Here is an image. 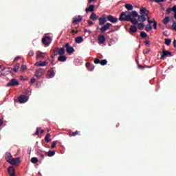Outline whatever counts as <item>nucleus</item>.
Segmentation results:
<instances>
[{"label": "nucleus", "instance_id": "obj_1", "mask_svg": "<svg viewBox=\"0 0 176 176\" xmlns=\"http://www.w3.org/2000/svg\"><path fill=\"white\" fill-rule=\"evenodd\" d=\"M131 17V15H130V12L125 11V12H122L120 14L119 20L120 21H129Z\"/></svg>", "mask_w": 176, "mask_h": 176}, {"label": "nucleus", "instance_id": "obj_2", "mask_svg": "<svg viewBox=\"0 0 176 176\" xmlns=\"http://www.w3.org/2000/svg\"><path fill=\"white\" fill-rule=\"evenodd\" d=\"M19 68H20V63H16L14 66L13 69L12 67L3 68L2 69V72H3V71L6 70L7 72H12V71H13L14 72H15V74H16V72H19Z\"/></svg>", "mask_w": 176, "mask_h": 176}, {"label": "nucleus", "instance_id": "obj_3", "mask_svg": "<svg viewBox=\"0 0 176 176\" xmlns=\"http://www.w3.org/2000/svg\"><path fill=\"white\" fill-rule=\"evenodd\" d=\"M19 85H20V82H19V80H17V79L15 78H12L10 80V81L9 82L7 83L6 87H14L16 86H19Z\"/></svg>", "mask_w": 176, "mask_h": 176}, {"label": "nucleus", "instance_id": "obj_4", "mask_svg": "<svg viewBox=\"0 0 176 176\" xmlns=\"http://www.w3.org/2000/svg\"><path fill=\"white\" fill-rule=\"evenodd\" d=\"M111 27H112V23H107L105 25H103L101 28H100V32L102 34H104V32H106L107 31H108V30H109V28H111Z\"/></svg>", "mask_w": 176, "mask_h": 176}, {"label": "nucleus", "instance_id": "obj_5", "mask_svg": "<svg viewBox=\"0 0 176 176\" xmlns=\"http://www.w3.org/2000/svg\"><path fill=\"white\" fill-rule=\"evenodd\" d=\"M64 47L66 49V52L68 54H72L75 52V49H74V47L69 46V43H67Z\"/></svg>", "mask_w": 176, "mask_h": 176}, {"label": "nucleus", "instance_id": "obj_6", "mask_svg": "<svg viewBox=\"0 0 176 176\" xmlns=\"http://www.w3.org/2000/svg\"><path fill=\"white\" fill-rule=\"evenodd\" d=\"M42 43L45 46H49V45H50V43H52V37L47 36L43 37L42 38Z\"/></svg>", "mask_w": 176, "mask_h": 176}, {"label": "nucleus", "instance_id": "obj_7", "mask_svg": "<svg viewBox=\"0 0 176 176\" xmlns=\"http://www.w3.org/2000/svg\"><path fill=\"white\" fill-rule=\"evenodd\" d=\"M99 25H104L107 23V14H103L98 19Z\"/></svg>", "mask_w": 176, "mask_h": 176}, {"label": "nucleus", "instance_id": "obj_8", "mask_svg": "<svg viewBox=\"0 0 176 176\" xmlns=\"http://www.w3.org/2000/svg\"><path fill=\"white\" fill-rule=\"evenodd\" d=\"M8 163H10L12 166H17L20 163V157L11 158Z\"/></svg>", "mask_w": 176, "mask_h": 176}, {"label": "nucleus", "instance_id": "obj_9", "mask_svg": "<svg viewBox=\"0 0 176 176\" xmlns=\"http://www.w3.org/2000/svg\"><path fill=\"white\" fill-rule=\"evenodd\" d=\"M173 56V54H171L170 52H168L166 50H162V54L161 55V60L164 58V57H167V56H169V57H171Z\"/></svg>", "mask_w": 176, "mask_h": 176}, {"label": "nucleus", "instance_id": "obj_10", "mask_svg": "<svg viewBox=\"0 0 176 176\" xmlns=\"http://www.w3.org/2000/svg\"><path fill=\"white\" fill-rule=\"evenodd\" d=\"M107 16V21H110V23H113V24H116V23H118V18L112 15H108Z\"/></svg>", "mask_w": 176, "mask_h": 176}, {"label": "nucleus", "instance_id": "obj_11", "mask_svg": "<svg viewBox=\"0 0 176 176\" xmlns=\"http://www.w3.org/2000/svg\"><path fill=\"white\" fill-rule=\"evenodd\" d=\"M98 45H104V43H105V41H107V38H105V36L101 34L98 36Z\"/></svg>", "mask_w": 176, "mask_h": 176}, {"label": "nucleus", "instance_id": "obj_12", "mask_svg": "<svg viewBox=\"0 0 176 176\" xmlns=\"http://www.w3.org/2000/svg\"><path fill=\"white\" fill-rule=\"evenodd\" d=\"M45 71L42 68H39L38 69L36 70L34 76L36 78H41L42 75H43Z\"/></svg>", "mask_w": 176, "mask_h": 176}, {"label": "nucleus", "instance_id": "obj_13", "mask_svg": "<svg viewBox=\"0 0 176 176\" xmlns=\"http://www.w3.org/2000/svg\"><path fill=\"white\" fill-rule=\"evenodd\" d=\"M19 101L21 104H24L28 101V97L25 95H22L19 98Z\"/></svg>", "mask_w": 176, "mask_h": 176}, {"label": "nucleus", "instance_id": "obj_14", "mask_svg": "<svg viewBox=\"0 0 176 176\" xmlns=\"http://www.w3.org/2000/svg\"><path fill=\"white\" fill-rule=\"evenodd\" d=\"M47 64H49V63L46 60L45 61L40 60L39 62H36L34 64V65H36V67H46L47 66Z\"/></svg>", "mask_w": 176, "mask_h": 176}, {"label": "nucleus", "instance_id": "obj_15", "mask_svg": "<svg viewBox=\"0 0 176 176\" xmlns=\"http://www.w3.org/2000/svg\"><path fill=\"white\" fill-rule=\"evenodd\" d=\"M140 14H142V16H148V15L149 14V10H146L145 8H142L140 10Z\"/></svg>", "mask_w": 176, "mask_h": 176}, {"label": "nucleus", "instance_id": "obj_16", "mask_svg": "<svg viewBox=\"0 0 176 176\" xmlns=\"http://www.w3.org/2000/svg\"><path fill=\"white\" fill-rule=\"evenodd\" d=\"M45 153H46V152H45L41 149H38L36 151L37 156H39V157H41L42 160L45 159Z\"/></svg>", "mask_w": 176, "mask_h": 176}, {"label": "nucleus", "instance_id": "obj_17", "mask_svg": "<svg viewBox=\"0 0 176 176\" xmlns=\"http://www.w3.org/2000/svg\"><path fill=\"white\" fill-rule=\"evenodd\" d=\"M82 19H83V16H82L80 15H78V19L74 18V20L72 21V23L74 24H79V23L82 21Z\"/></svg>", "mask_w": 176, "mask_h": 176}, {"label": "nucleus", "instance_id": "obj_18", "mask_svg": "<svg viewBox=\"0 0 176 176\" xmlns=\"http://www.w3.org/2000/svg\"><path fill=\"white\" fill-rule=\"evenodd\" d=\"M8 173L10 176H16V171L14 170V167L10 166L8 168Z\"/></svg>", "mask_w": 176, "mask_h": 176}, {"label": "nucleus", "instance_id": "obj_19", "mask_svg": "<svg viewBox=\"0 0 176 176\" xmlns=\"http://www.w3.org/2000/svg\"><path fill=\"white\" fill-rule=\"evenodd\" d=\"M138 21H140V23L146 21V16L140 14V15H138Z\"/></svg>", "mask_w": 176, "mask_h": 176}, {"label": "nucleus", "instance_id": "obj_20", "mask_svg": "<svg viewBox=\"0 0 176 176\" xmlns=\"http://www.w3.org/2000/svg\"><path fill=\"white\" fill-rule=\"evenodd\" d=\"M89 19L93 20V21H96V20H98L99 17L97 16V14H96V13L92 12L89 16Z\"/></svg>", "mask_w": 176, "mask_h": 176}, {"label": "nucleus", "instance_id": "obj_21", "mask_svg": "<svg viewBox=\"0 0 176 176\" xmlns=\"http://www.w3.org/2000/svg\"><path fill=\"white\" fill-rule=\"evenodd\" d=\"M96 8V6L94 5H90L89 8H87L85 9L86 13H89V12H94V8Z\"/></svg>", "mask_w": 176, "mask_h": 176}, {"label": "nucleus", "instance_id": "obj_22", "mask_svg": "<svg viewBox=\"0 0 176 176\" xmlns=\"http://www.w3.org/2000/svg\"><path fill=\"white\" fill-rule=\"evenodd\" d=\"M47 75L50 78H54V75H56V74L54 73V70H53V68H51L48 71Z\"/></svg>", "mask_w": 176, "mask_h": 176}, {"label": "nucleus", "instance_id": "obj_23", "mask_svg": "<svg viewBox=\"0 0 176 176\" xmlns=\"http://www.w3.org/2000/svg\"><path fill=\"white\" fill-rule=\"evenodd\" d=\"M44 54L45 53L41 51H37L36 58H45V56H43Z\"/></svg>", "mask_w": 176, "mask_h": 176}, {"label": "nucleus", "instance_id": "obj_24", "mask_svg": "<svg viewBox=\"0 0 176 176\" xmlns=\"http://www.w3.org/2000/svg\"><path fill=\"white\" fill-rule=\"evenodd\" d=\"M5 157H6V160L7 162H10V160H12V159L13 158V157L12 156V154H10V153H6V155H5Z\"/></svg>", "mask_w": 176, "mask_h": 176}, {"label": "nucleus", "instance_id": "obj_25", "mask_svg": "<svg viewBox=\"0 0 176 176\" xmlns=\"http://www.w3.org/2000/svg\"><path fill=\"white\" fill-rule=\"evenodd\" d=\"M58 60L60 61L61 63H64V62L67 61V56H65L64 55H60L58 57Z\"/></svg>", "mask_w": 176, "mask_h": 176}, {"label": "nucleus", "instance_id": "obj_26", "mask_svg": "<svg viewBox=\"0 0 176 176\" xmlns=\"http://www.w3.org/2000/svg\"><path fill=\"white\" fill-rule=\"evenodd\" d=\"M56 155V151H49L48 152H45V155L48 156L49 157H52V156H54Z\"/></svg>", "mask_w": 176, "mask_h": 176}, {"label": "nucleus", "instance_id": "obj_27", "mask_svg": "<svg viewBox=\"0 0 176 176\" xmlns=\"http://www.w3.org/2000/svg\"><path fill=\"white\" fill-rule=\"evenodd\" d=\"M58 53L60 56H64L65 54V49H64V47L58 48Z\"/></svg>", "mask_w": 176, "mask_h": 176}, {"label": "nucleus", "instance_id": "obj_28", "mask_svg": "<svg viewBox=\"0 0 176 176\" xmlns=\"http://www.w3.org/2000/svg\"><path fill=\"white\" fill-rule=\"evenodd\" d=\"M50 137H52V135H50V133H47L45 137V142H47V144H49V142H50L52 141V139H50Z\"/></svg>", "mask_w": 176, "mask_h": 176}, {"label": "nucleus", "instance_id": "obj_29", "mask_svg": "<svg viewBox=\"0 0 176 176\" xmlns=\"http://www.w3.org/2000/svg\"><path fill=\"white\" fill-rule=\"evenodd\" d=\"M76 43H82L83 42V37L82 36H78L75 38Z\"/></svg>", "mask_w": 176, "mask_h": 176}, {"label": "nucleus", "instance_id": "obj_30", "mask_svg": "<svg viewBox=\"0 0 176 176\" xmlns=\"http://www.w3.org/2000/svg\"><path fill=\"white\" fill-rule=\"evenodd\" d=\"M129 21H131V23H132L133 24V25H137V24H138V20H137V19L134 18H129Z\"/></svg>", "mask_w": 176, "mask_h": 176}, {"label": "nucleus", "instance_id": "obj_31", "mask_svg": "<svg viewBox=\"0 0 176 176\" xmlns=\"http://www.w3.org/2000/svg\"><path fill=\"white\" fill-rule=\"evenodd\" d=\"M80 135V131H76L75 132H74L72 133H69V137H75L76 135Z\"/></svg>", "mask_w": 176, "mask_h": 176}, {"label": "nucleus", "instance_id": "obj_32", "mask_svg": "<svg viewBox=\"0 0 176 176\" xmlns=\"http://www.w3.org/2000/svg\"><path fill=\"white\" fill-rule=\"evenodd\" d=\"M131 17H133V19H135V17H138V12L137 11H132L130 12Z\"/></svg>", "mask_w": 176, "mask_h": 176}, {"label": "nucleus", "instance_id": "obj_33", "mask_svg": "<svg viewBox=\"0 0 176 176\" xmlns=\"http://www.w3.org/2000/svg\"><path fill=\"white\" fill-rule=\"evenodd\" d=\"M145 27V24L144 23V22L138 23V28L140 30L142 31V30H144V28Z\"/></svg>", "mask_w": 176, "mask_h": 176}, {"label": "nucleus", "instance_id": "obj_34", "mask_svg": "<svg viewBox=\"0 0 176 176\" xmlns=\"http://www.w3.org/2000/svg\"><path fill=\"white\" fill-rule=\"evenodd\" d=\"M129 31H131V32L135 33L138 31L137 26L131 25V27L129 28Z\"/></svg>", "mask_w": 176, "mask_h": 176}, {"label": "nucleus", "instance_id": "obj_35", "mask_svg": "<svg viewBox=\"0 0 176 176\" xmlns=\"http://www.w3.org/2000/svg\"><path fill=\"white\" fill-rule=\"evenodd\" d=\"M169 22H170V17H168V16H166V17L162 20V23H163V24H164L165 25H166V24H168Z\"/></svg>", "mask_w": 176, "mask_h": 176}, {"label": "nucleus", "instance_id": "obj_36", "mask_svg": "<svg viewBox=\"0 0 176 176\" xmlns=\"http://www.w3.org/2000/svg\"><path fill=\"white\" fill-rule=\"evenodd\" d=\"M125 8L126 9H127V10H133L134 9V7H133V6L131 4H125Z\"/></svg>", "mask_w": 176, "mask_h": 176}, {"label": "nucleus", "instance_id": "obj_37", "mask_svg": "<svg viewBox=\"0 0 176 176\" xmlns=\"http://www.w3.org/2000/svg\"><path fill=\"white\" fill-rule=\"evenodd\" d=\"M140 36L142 38H145L146 36H148V34H146L145 32H140Z\"/></svg>", "mask_w": 176, "mask_h": 176}, {"label": "nucleus", "instance_id": "obj_38", "mask_svg": "<svg viewBox=\"0 0 176 176\" xmlns=\"http://www.w3.org/2000/svg\"><path fill=\"white\" fill-rule=\"evenodd\" d=\"M165 45H166V46H170V45H171V39L165 38Z\"/></svg>", "mask_w": 176, "mask_h": 176}, {"label": "nucleus", "instance_id": "obj_39", "mask_svg": "<svg viewBox=\"0 0 176 176\" xmlns=\"http://www.w3.org/2000/svg\"><path fill=\"white\" fill-rule=\"evenodd\" d=\"M87 68H90V67H92V69H91V71H94V65L90 64V63H87L85 64Z\"/></svg>", "mask_w": 176, "mask_h": 176}, {"label": "nucleus", "instance_id": "obj_40", "mask_svg": "<svg viewBox=\"0 0 176 176\" xmlns=\"http://www.w3.org/2000/svg\"><path fill=\"white\" fill-rule=\"evenodd\" d=\"M145 30L147 32L152 31V25H151V24L146 25Z\"/></svg>", "mask_w": 176, "mask_h": 176}, {"label": "nucleus", "instance_id": "obj_41", "mask_svg": "<svg viewBox=\"0 0 176 176\" xmlns=\"http://www.w3.org/2000/svg\"><path fill=\"white\" fill-rule=\"evenodd\" d=\"M34 164H36V163L38 162V158L33 157L31 158L30 160Z\"/></svg>", "mask_w": 176, "mask_h": 176}, {"label": "nucleus", "instance_id": "obj_42", "mask_svg": "<svg viewBox=\"0 0 176 176\" xmlns=\"http://www.w3.org/2000/svg\"><path fill=\"white\" fill-rule=\"evenodd\" d=\"M107 63H108V61L107 60V59H103L100 60V65H107Z\"/></svg>", "mask_w": 176, "mask_h": 176}, {"label": "nucleus", "instance_id": "obj_43", "mask_svg": "<svg viewBox=\"0 0 176 176\" xmlns=\"http://www.w3.org/2000/svg\"><path fill=\"white\" fill-rule=\"evenodd\" d=\"M25 69H27V65H23L21 67V72H24V71H25Z\"/></svg>", "mask_w": 176, "mask_h": 176}, {"label": "nucleus", "instance_id": "obj_44", "mask_svg": "<svg viewBox=\"0 0 176 176\" xmlns=\"http://www.w3.org/2000/svg\"><path fill=\"white\" fill-rule=\"evenodd\" d=\"M56 146H57V142L56 141L52 142L51 144L52 149H54V148H56Z\"/></svg>", "mask_w": 176, "mask_h": 176}, {"label": "nucleus", "instance_id": "obj_45", "mask_svg": "<svg viewBox=\"0 0 176 176\" xmlns=\"http://www.w3.org/2000/svg\"><path fill=\"white\" fill-rule=\"evenodd\" d=\"M153 27L154 28V30H157V22H156V21H155V19H153Z\"/></svg>", "mask_w": 176, "mask_h": 176}, {"label": "nucleus", "instance_id": "obj_46", "mask_svg": "<svg viewBox=\"0 0 176 176\" xmlns=\"http://www.w3.org/2000/svg\"><path fill=\"white\" fill-rule=\"evenodd\" d=\"M54 57H56V56H58V47H56L54 50Z\"/></svg>", "mask_w": 176, "mask_h": 176}, {"label": "nucleus", "instance_id": "obj_47", "mask_svg": "<svg viewBox=\"0 0 176 176\" xmlns=\"http://www.w3.org/2000/svg\"><path fill=\"white\" fill-rule=\"evenodd\" d=\"M151 2H156L157 3H160L161 2H164L166 0H150Z\"/></svg>", "mask_w": 176, "mask_h": 176}, {"label": "nucleus", "instance_id": "obj_48", "mask_svg": "<svg viewBox=\"0 0 176 176\" xmlns=\"http://www.w3.org/2000/svg\"><path fill=\"white\" fill-rule=\"evenodd\" d=\"M100 63H101V60H100V59H98V58H96L94 59V63L95 64H100Z\"/></svg>", "mask_w": 176, "mask_h": 176}, {"label": "nucleus", "instance_id": "obj_49", "mask_svg": "<svg viewBox=\"0 0 176 176\" xmlns=\"http://www.w3.org/2000/svg\"><path fill=\"white\" fill-rule=\"evenodd\" d=\"M144 43L146 46H148V47H149V46H151V41H149V40H146L144 41Z\"/></svg>", "mask_w": 176, "mask_h": 176}, {"label": "nucleus", "instance_id": "obj_50", "mask_svg": "<svg viewBox=\"0 0 176 176\" xmlns=\"http://www.w3.org/2000/svg\"><path fill=\"white\" fill-rule=\"evenodd\" d=\"M171 12H173V8H169L168 9H166V13L167 14H170L171 13Z\"/></svg>", "mask_w": 176, "mask_h": 176}, {"label": "nucleus", "instance_id": "obj_51", "mask_svg": "<svg viewBox=\"0 0 176 176\" xmlns=\"http://www.w3.org/2000/svg\"><path fill=\"white\" fill-rule=\"evenodd\" d=\"M39 131H41V127H37L35 135H39Z\"/></svg>", "mask_w": 176, "mask_h": 176}, {"label": "nucleus", "instance_id": "obj_52", "mask_svg": "<svg viewBox=\"0 0 176 176\" xmlns=\"http://www.w3.org/2000/svg\"><path fill=\"white\" fill-rule=\"evenodd\" d=\"M172 28L174 30V31H176V22L173 21V23L172 25Z\"/></svg>", "mask_w": 176, "mask_h": 176}, {"label": "nucleus", "instance_id": "obj_53", "mask_svg": "<svg viewBox=\"0 0 176 176\" xmlns=\"http://www.w3.org/2000/svg\"><path fill=\"white\" fill-rule=\"evenodd\" d=\"M34 54H35V52H34V51H32V50L30 51L29 53H28V55L30 57H32V56H34Z\"/></svg>", "mask_w": 176, "mask_h": 176}, {"label": "nucleus", "instance_id": "obj_54", "mask_svg": "<svg viewBox=\"0 0 176 176\" xmlns=\"http://www.w3.org/2000/svg\"><path fill=\"white\" fill-rule=\"evenodd\" d=\"M88 25L91 27V25H94V23H93V21L88 20L87 21Z\"/></svg>", "mask_w": 176, "mask_h": 176}, {"label": "nucleus", "instance_id": "obj_55", "mask_svg": "<svg viewBox=\"0 0 176 176\" xmlns=\"http://www.w3.org/2000/svg\"><path fill=\"white\" fill-rule=\"evenodd\" d=\"M147 21L148 24H152L153 23V21H151L149 16H147Z\"/></svg>", "mask_w": 176, "mask_h": 176}, {"label": "nucleus", "instance_id": "obj_56", "mask_svg": "<svg viewBox=\"0 0 176 176\" xmlns=\"http://www.w3.org/2000/svg\"><path fill=\"white\" fill-rule=\"evenodd\" d=\"M138 68H140V69H144V68H145L146 66H142V65L138 64Z\"/></svg>", "mask_w": 176, "mask_h": 176}, {"label": "nucleus", "instance_id": "obj_57", "mask_svg": "<svg viewBox=\"0 0 176 176\" xmlns=\"http://www.w3.org/2000/svg\"><path fill=\"white\" fill-rule=\"evenodd\" d=\"M91 2H97V0H88V5H91Z\"/></svg>", "mask_w": 176, "mask_h": 176}, {"label": "nucleus", "instance_id": "obj_58", "mask_svg": "<svg viewBox=\"0 0 176 176\" xmlns=\"http://www.w3.org/2000/svg\"><path fill=\"white\" fill-rule=\"evenodd\" d=\"M34 82H36V79L32 78L31 80H30V83L32 85V84H34Z\"/></svg>", "mask_w": 176, "mask_h": 176}, {"label": "nucleus", "instance_id": "obj_59", "mask_svg": "<svg viewBox=\"0 0 176 176\" xmlns=\"http://www.w3.org/2000/svg\"><path fill=\"white\" fill-rule=\"evenodd\" d=\"M78 32H79V31L76 30L75 31V30H72V34H78Z\"/></svg>", "mask_w": 176, "mask_h": 176}, {"label": "nucleus", "instance_id": "obj_60", "mask_svg": "<svg viewBox=\"0 0 176 176\" xmlns=\"http://www.w3.org/2000/svg\"><path fill=\"white\" fill-rule=\"evenodd\" d=\"M17 60H20V56L15 57V58L14 59V61H17Z\"/></svg>", "mask_w": 176, "mask_h": 176}, {"label": "nucleus", "instance_id": "obj_61", "mask_svg": "<svg viewBox=\"0 0 176 176\" xmlns=\"http://www.w3.org/2000/svg\"><path fill=\"white\" fill-rule=\"evenodd\" d=\"M149 52H151V50L148 49L146 51H145L144 54H148Z\"/></svg>", "mask_w": 176, "mask_h": 176}, {"label": "nucleus", "instance_id": "obj_62", "mask_svg": "<svg viewBox=\"0 0 176 176\" xmlns=\"http://www.w3.org/2000/svg\"><path fill=\"white\" fill-rule=\"evenodd\" d=\"M173 47H176V40L175 39L173 41Z\"/></svg>", "mask_w": 176, "mask_h": 176}, {"label": "nucleus", "instance_id": "obj_63", "mask_svg": "<svg viewBox=\"0 0 176 176\" xmlns=\"http://www.w3.org/2000/svg\"><path fill=\"white\" fill-rule=\"evenodd\" d=\"M2 124H3V122L0 119V126H2Z\"/></svg>", "mask_w": 176, "mask_h": 176}, {"label": "nucleus", "instance_id": "obj_64", "mask_svg": "<svg viewBox=\"0 0 176 176\" xmlns=\"http://www.w3.org/2000/svg\"><path fill=\"white\" fill-rule=\"evenodd\" d=\"M43 133H45V131L43 130V129H41V130L40 131V134H43Z\"/></svg>", "mask_w": 176, "mask_h": 176}]
</instances>
